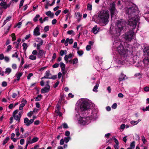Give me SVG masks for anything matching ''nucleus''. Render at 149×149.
Here are the masks:
<instances>
[{
    "instance_id": "f257e3e1",
    "label": "nucleus",
    "mask_w": 149,
    "mask_h": 149,
    "mask_svg": "<svg viewBox=\"0 0 149 149\" xmlns=\"http://www.w3.org/2000/svg\"><path fill=\"white\" fill-rule=\"evenodd\" d=\"M125 13L129 15L128 24L132 29H135L138 21V16L137 15L139 11L137 7L132 6L126 9Z\"/></svg>"
},
{
    "instance_id": "f03ea898",
    "label": "nucleus",
    "mask_w": 149,
    "mask_h": 149,
    "mask_svg": "<svg viewBox=\"0 0 149 149\" xmlns=\"http://www.w3.org/2000/svg\"><path fill=\"white\" fill-rule=\"evenodd\" d=\"M114 41L113 42V47H116L118 53L121 56V59L123 61H125L129 57H127L128 50L126 48H125L123 45L124 43L120 40V39L118 37H112Z\"/></svg>"
},
{
    "instance_id": "7ed1b4c3",
    "label": "nucleus",
    "mask_w": 149,
    "mask_h": 149,
    "mask_svg": "<svg viewBox=\"0 0 149 149\" xmlns=\"http://www.w3.org/2000/svg\"><path fill=\"white\" fill-rule=\"evenodd\" d=\"M109 13L108 10H102L98 13V19L100 22L105 25L109 22Z\"/></svg>"
},
{
    "instance_id": "20e7f679",
    "label": "nucleus",
    "mask_w": 149,
    "mask_h": 149,
    "mask_svg": "<svg viewBox=\"0 0 149 149\" xmlns=\"http://www.w3.org/2000/svg\"><path fill=\"white\" fill-rule=\"evenodd\" d=\"M126 22L123 19L118 20L117 21V26L114 31L112 37H118L120 35L121 32L125 26Z\"/></svg>"
},
{
    "instance_id": "39448f33",
    "label": "nucleus",
    "mask_w": 149,
    "mask_h": 149,
    "mask_svg": "<svg viewBox=\"0 0 149 149\" xmlns=\"http://www.w3.org/2000/svg\"><path fill=\"white\" fill-rule=\"evenodd\" d=\"M80 109L81 111L87 110L90 108V104L87 100L82 99L80 100Z\"/></svg>"
},
{
    "instance_id": "423d86ee",
    "label": "nucleus",
    "mask_w": 149,
    "mask_h": 149,
    "mask_svg": "<svg viewBox=\"0 0 149 149\" xmlns=\"http://www.w3.org/2000/svg\"><path fill=\"white\" fill-rule=\"evenodd\" d=\"M90 117H87L86 118L80 117L78 119V121L79 123L83 125H87L91 122Z\"/></svg>"
},
{
    "instance_id": "0eeeda50",
    "label": "nucleus",
    "mask_w": 149,
    "mask_h": 149,
    "mask_svg": "<svg viewBox=\"0 0 149 149\" xmlns=\"http://www.w3.org/2000/svg\"><path fill=\"white\" fill-rule=\"evenodd\" d=\"M144 55H146L143 60V62L145 66H147L149 64V49L145 50L144 51Z\"/></svg>"
},
{
    "instance_id": "6e6552de",
    "label": "nucleus",
    "mask_w": 149,
    "mask_h": 149,
    "mask_svg": "<svg viewBox=\"0 0 149 149\" xmlns=\"http://www.w3.org/2000/svg\"><path fill=\"white\" fill-rule=\"evenodd\" d=\"M134 32L133 31H130L127 33L125 34V39L128 41H130L132 39V37L134 35Z\"/></svg>"
},
{
    "instance_id": "1a4fd4ad",
    "label": "nucleus",
    "mask_w": 149,
    "mask_h": 149,
    "mask_svg": "<svg viewBox=\"0 0 149 149\" xmlns=\"http://www.w3.org/2000/svg\"><path fill=\"white\" fill-rule=\"evenodd\" d=\"M46 86L42 88L41 90V93H48L50 90V86L49 85V81H47L46 82Z\"/></svg>"
},
{
    "instance_id": "9d476101",
    "label": "nucleus",
    "mask_w": 149,
    "mask_h": 149,
    "mask_svg": "<svg viewBox=\"0 0 149 149\" xmlns=\"http://www.w3.org/2000/svg\"><path fill=\"white\" fill-rule=\"evenodd\" d=\"M37 54V51L36 50H34L32 52V54L30 55L29 56V59L34 61L36 59V56Z\"/></svg>"
},
{
    "instance_id": "9b49d317",
    "label": "nucleus",
    "mask_w": 149,
    "mask_h": 149,
    "mask_svg": "<svg viewBox=\"0 0 149 149\" xmlns=\"http://www.w3.org/2000/svg\"><path fill=\"white\" fill-rule=\"evenodd\" d=\"M38 51H37V57L38 58H42L44 54H45V52L42 49H37Z\"/></svg>"
},
{
    "instance_id": "f8f14e48",
    "label": "nucleus",
    "mask_w": 149,
    "mask_h": 149,
    "mask_svg": "<svg viewBox=\"0 0 149 149\" xmlns=\"http://www.w3.org/2000/svg\"><path fill=\"white\" fill-rule=\"evenodd\" d=\"M36 41V42H39V43L37 45V49H40V46H41L43 43V40L41 39L38 38Z\"/></svg>"
},
{
    "instance_id": "ddd939ff",
    "label": "nucleus",
    "mask_w": 149,
    "mask_h": 149,
    "mask_svg": "<svg viewBox=\"0 0 149 149\" xmlns=\"http://www.w3.org/2000/svg\"><path fill=\"white\" fill-rule=\"evenodd\" d=\"M115 10V4L112 3L111 5L110 12L111 17H113L114 15V12Z\"/></svg>"
},
{
    "instance_id": "4468645a",
    "label": "nucleus",
    "mask_w": 149,
    "mask_h": 149,
    "mask_svg": "<svg viewBox=\"0 0 149 149\" xmlns=\"http://www.w3.org/2000/svg\"><path fill=\"white\" fill-rule=\"evenodd\" d=\"M100 27L97 25L95 26L92 29V32L95 34H96L97 33L100 31Z\"/></svg>"
},
{
    "instance_id": "2eb2a0df",
    "label": "nucleus",
    "mask_w": 149,
    "mask_h": 149,
    "mask_svg": "<svg viewBox=\"0 0 149 149\" xmlns=\"http://www.w3.org/2000/svg\"><path fill=\"white\" fill-rule=\"evenodd\" d=\"M39 28L37 26L34 30L33 34L36 36H38L40 35V33L39 31Z\"/></svg>"
},
{
    "instance_id": "dca6fc26",
    "label": "nucleus",
    "mask_w": 149,
    "mask_h": 149,
    "mask_svg": "<svg viewBox=\"0 0 149 149\" xmlns=\"http://www.w3.org/2000/svg\"><path fill=\"white\" fill-rule=\"evenodd\" d=\"M74 41L71 38L69 39L68 38H67L65 42V45L67 46L68 45V43L70 45L72 44Z\"/></svg>"
},
{
    "instance_id": "f3484780",
    "label": "nucleus",
    "mask_w": 149,
    "mask_h": 149,
    "mask_svg": "<svg viewBox=\"0 0 149 149\" xmlns=\"http://www.w3.org/2000/svg\"><path fill=\"white\" fill-rule=\"evenodd\" d=\"M22 112L20 111L18 115H14L13 116L15 119L18 122L19 121L20 119L22 116Z\"/></svg>"
},
{
    "instance_id": "a211bd4d",
    "label": "nucleus",
    "mask_w": 149,
    "mask_h": 149,
    "mask_svg": "<svg viewBox=\"0 0 149 149\" xmlns=\"http://www.w3.org/2000/svg\"><path fill=\"white\" fill-rule=\"evenodd\" d=\"M60 65L61 69V71L64 74H65L64 71L65 68V65L62 62L60 63Z\"/></svg>"
},
{
    "instance_id": "6ab92c4d",
    "label": "nucleus",
    "mask_w": 149,
    "mask_h": 149,
    "mask_svg": "<svg viewBox=\"0 0 149 149\" xmlns=\"http://www.w3.org/2000/svg\"><path fill=\"white\" fill-rule=\"evenodd\" d=\"M75 15L77 19L78 22H79L81 19V14L79 12H77L75 13Z\"/></svg>"
},
{
    "instance_id": "aec40b11",
    "label": "nucleus",
    "mask_w": 149,
    "mask_h": 149,
    "mask_svg": "<svg viewBox=\"0 0 149 149\" xmlns=\"http://www.w3.org/2000/svg\"><path fill=\"white\" fill-rule=\"evenodd\" d=\"M100 83L99 81H97L96 83V85L94 87L93 91L95 92H97V89L98 87L99 86V84Z\"/></svg>"
},
{
    "instance_id": "412c9836",
    "label": "nucleus",
    "mask_w": 149,
    "mask_h": 149,
    "mask_svg": "<svg viewBox=\"0 0 149 149\" xmlns=\"http://www.w3.org/2000/svg\"><path fill=\"white\" fill-rule=\"evenodd\" d=\"M23 74V73L22 72H19L18 73H17L16 74V76L17 77V79L16 80H19L20 79L22 75ZM16 81V79H15V81Z\"/></svg>"
},
{
    "instance_id": "4be33fe9",
    "label": "nucleus",
    "mask_w": 149,
    "mask_h": 149,
    "mask_svg": "<svg viewBox=\"0 0 149 149\" xmlns=\"http://www.w3.org/2000/svg\"><path fill=\"white\" fill-rule=\"evenodd\" d=\"M46 14L47 16H49L51 18H53L54 15L53 13H51L50 11H49L45 13Z\"/></svg>"
},
{
    "instance_id": "5701e85b",
    "label": "nucleus",
    "mask_w": 149,
    "mask_h": 149,
    "mask_svg": "<svg viewBox=\"0 0 149 149\" xmlns=\"http://www.w3.org/2000/svg\"><path fill=\"white\" fill-rule=\"evenodd\" d=\"M11 68H6V69L5 73L7 75H8L11 72Z\"/></svg>"
},
{
    "instance_id": "b1692460",
    "label": "nucleus",
    "mask_w": 149,
    "mask_h": 149,
    "mask_svg": "<svg viewBox=\"0 0 149 149\" xmlns=\"http://www.w3.org/2000/svg\"><path fill=\"white\" fill-rule=\"evenodd\" d=\"M39 140V138L37 137H35L31 140V141L30 142V143L32 144L37 141Z\"/></svg>"
},
{
    "instance_id": "393cba45",
    "label": "nucleus",
    "mask_w": 149,
    "mask_h": 149,
    "mask_svg": "<svg viewBox=\"0 0 149 149\" xmlns=\"http://www.w3.org/2000/svg\"><path fill=\"white\" fill-rule=\"evenodd\" d=\"M45 75L47 77V79L50 78V76L51 74L50 73V71H46L45 72Z\"/></svg>"
},
{
    "instance_id": "a878e982",
    "label": "nucleus",
    "mask_w": 149,
    "mask_h": 149,
    "mask_svg": "<svg viewBox=\"0 0 149 149\" xmlns=\"http://www.w3.org/2000/svg\"><path fill=\"white\" fill-rule=\"evenodd\" d=\"M29 120L27 118H25L24 119V123L25 125L27 126H28V125H27V123H29Z\"/></svg>"
},
{
    "instance_id": "bb28decb",
    "label": "nucleus",
    "mask_w": 149,
    "mask_h": 149,
    "mask_svg": "<svg viewBox=\"0 0 149 149\" xmlns=\"http://www.w3.org/2000/svg\"><path fill=\"white\" fill-rule=\"evenodd\" d=\"M22 46L23 47V50L25 51L28 47L27 44L26 43H24L22 45Z\"/></svg>"
},
{
    "instance_id": "cd10ccee",
    "label": "nucleus",
    "mask_w": 149,
    "mask_h": 149,
    "mask_svg": "<svg viewBox=\"0 0 149 149\" xmlns=\"http://www.w3.org/2000/svg\"><path fill=\"white\" fill-rule=\"evenodd\" d=\"M126 77L125 75H124L123 74H121V76L119 78V80L120 81H122L124 80L125 79V77Z\"/></svg>"
},
{
    "instance_id": "c85d7f7f",
    "label": "nucleus",
    "mask_w": 149,
    "mask_h": 149,
    "mask_svg": "<svg viewBox=\"0 0 149 149\" xmlns=\"http://www.w3.org/2000/svg\"><path fill=\"white\" fill-rule=\"evenodd\" d=\"M42 95H38L37 97H36L35 99V101H40L42 98Z\"/></svg>"
},
{
    "instance_id": "c756f323",
    "label": "nucleus",
    "mask_w": 149,
    "mask_h": 149,
    "mask_svg": "<svg viewBox=\"0 0 149 149\" xmlns=\"http://www.w3.org/2000/svg\"><path fill=\"white\" fill-rule=\"evenodd\" d=\"M67 54V51L66 50H61L60 52V55L61 56H63L64 54Z\"/></svg>"
},
{
    "instance_id": "7c9ffc66",
    "label": "nucleus",
    "mask_w": 149,
    "mask_h": 149,
    "mask_svg": "<svg viewBox=\"0 0 149 149\" xmlns=\"http://www.w3.org/2000/svg\"><path fill=\"white\" fill-rule=\"evenodd\" d=\"M135 147V142L133 141L132 143H131L130 145V148H131L132 149H134Z\"/></svg>"
},
{
    "instance_id": "2f4dec72",
    "label": "nucleus",
    "mask_w": 149,
    "mask_h": 149,
    "mask_svg": "<svg viewBox=\"0 0 149 149\" xmlns=\"http://www.w3.org/2000/svg\"><path fill=\"white\" fill-rule=\"evenodd\" d=\"M40 15H39L37 14L36 15L35 17L33 19V20L34 21V22H37L38 19L40 17Z\"/></svg>"
},
{
    "instance_id": "473e14b6",
    "label": "nucleus",
    "mask_w": 149,
    "mask_h": 149,
    "mask_svg": "<svg viewBox=\"0 0 149 149\" xmlns=\"http://www.w3.org/2000/svg\"><path fill=\"white\" fill-rule=\"evenodd\" d=\"M6 2L3 1L0 3V5L4 9H5V7L6 6Z\"/></svg>"
},
{
    "instance_id": "72a5a7b5",
    "label": "nucleus",
    "mask_w": 149,
    "mask_h": 149,
    "mask_svg": "<svg viewBox=\"0 0 149 149\" xmlns=\"http://www.w3.org/2000/svg\"><path fill=\"white\" fill-rule=\"evenodd\" d=\"M19 130L18 127H17V128H16L15 130V131H16V134L17 136V137L19 136L20 134L19 132Z\"/></svg>"
},
{
    "instance_id": "f704fd0d",
    "label": "nucleus",
    "mask_w": 149,
    "mask_h": 149,
    "mask_svg": "<svg viewBox=\"0 0 149 149\" xmlns=\"http://www.w3.org/2000/svg\"><path fill=\"white\" fill-rule=\"evenodd\" d=\"M58 33V31L57 30H55L53 32V35L54 36L56 37Z\"/></svg>"
},
{
    "instance_id": "c9c22d12",
    "label": "nucleus",
    "mask_w": 149,
    "mask_h": 149,
    "mask_svg": "<svg viewBox=\"0 0 149 149\" xmlns=\"http://www.w3.org/2000/svg\"><path fill=\"white\" fill-rule=\"evenodd\" d=\"M25 103H22L20 105L19 109L20 110H22L23 107L25 106Z\"/></svg>"
},
{
    "instance_id": "e433bc0d",
    "label": "nucleus",
    "mask_w": 149,
    "mask_h": 149,
    "mask_svg": "<svg viewBox=\"0 0 149 149\" xmlns=\"http://www.w3.org/2000/svg\"><path fill=\"white\" fill-rule=\"evenodd\" d=\"M9 138L8 137H6L5 139H4L3 141V145H4L5 144L7 143L8 141L9 140Z\"/></svg>"
},
{
    "instance_id": "4c0bfd02",
    "label": "nucleus",
    "mask_w": 149,
    "mask_h": 149,
    "mask_svg": "<svg viewBox=\"0 0 149 149\" xmlns=\"http://www.w3.org/2000/svg\"><path fill=\"white\" fill-rule=\"evenodd\" d=\"M70 137H65L64 139V141L66 143H67L69 141V140L70 139Z\"/></svg>"
},
{
    "instance_id": "58836bf2",
    "label": "nucleus",
    "mask_w": 149,
    "mask_h": 149,
    "mask_svg": "<svg viewBox=\"0 0 149 149\" xmlns=\"http://www.w3.org/2000/svg\"><path fill=\"white\" fill-rule=\"evenodd\" d=\"M92 6L90 4H88L87 6V9L89 10H91L92 9Z\"/></svg>"
},
{
    "instance_id": "ea45409f",
    "label": "nucleus",
    "mask_w": 149,
    "mask_h": 149,
    "mask_svg": "<svg viewBox=\"0 0 149 149\" xmlns=\"http://www.w3.org/2000/svg\"><path fill=\"white\" fill-rule=\"evenodd\" d=\"M77 53L79 56H81L83 54L84 52L83 51L81 50H78L77 51Z\"/></svg>"
},
{
    "instance_id": "a19ab883",
    "label": "nucleus",
    "mask_w": 149,
    "mask_h": 149,
    "mask_svg": "<svg viewBox=\"0 0 149 149\" xmlns=\"http://www.w3.org/2000/svg\"><path fill=\"white\" fill-rule=\"evenodd\" d=\"M78 62V59L77 58H74L72 60V64H74L77 63Z\"/></svg>"
},
{
    "instance_id": "79ce46f5",
    "label": "nucleus",
    "mask_w": 149,
    "mask_h": 149,
    "mask_svg": "<svg viewBox=\"0 0 149 149\" xmlns=\"http://www.w3.org/2000/svg\"><path fill=\"white\" fill-rule=\"evenodd\" d=\"M18 56V55L17 54V52H15V54H13L12 55V57H15L16 58H17Z\"/></svg>"
},
{
    "instance_id": "37998d69",
    "label": "nucleus",
    "mask_w": 149,
    "mask_h": 149,
    "mask_svg": "<svg viewBox=\"0 0 149 149\" xmlns=\"http://www.w3.org/2000/svg\"><path fill=\"white\" fill-rule=\"evenodd\" d=\"M33 121L34 119H30L29 120V123H27V125H28V126H29L30 125L33 123Z\"/></svg>"
},
{
    "instance_id": "c03bdc74",
    "label": "nucleus",
    "mask_w": 149,
    "mask_h": 149,
    "mask_svg": "<svg viewBox=\"0 0 149 149\" xmlns=\"http://www.w3.org/2000/svg\"><path fill=\"white\" fill-rule=\"evenodd\" d=\"M131 123L133 125H136L138 124V122L134 120H132L131 121Z\"/></svg>"
},
{
    "instance_id": "a18cd8bd",
    "label": "nucleus",
    "mask_w": 149,
    "mask_h": 149,
    "mask_svg": "<svg viewBox=\"0 0 149 149\" xmlns=\"http://www.w3.org/2000/svg\"><path fill=\"white\" fill-rule=\"evenodd\" d=\"M91 49V45H87L86 47V49L88 51H89Z\"/></svg>"
},
{
    "instance_id": "49530a36",
    "label": "nucleus",
    "mask_w": 149,
    "mask_h": 149,
    "mask_svg": "<svg viewBox=\"0 0 149 149\" xmlns=\"http://www.w3.org/2000/svg\"><path fill=\"white\" fill-rule=\"evenodd\" d=\"M142 138V141H143V143L144 144H145V142L146 141V140L144 137V136H141Z\"/></svg>"
},
{
    "instance_id": "de8ad7c7",
    "label": "nucleus",
    "mask_w": 149,
    "mask_h": 149,
    "mask_svg": "<svg viewBox=\"0 0 149 149\" xmlns=\"http://www.w3.org/2000/svg\"><path fill=\"white\" fill-rule=\"evenodd\" d=\"M143 111H149V105L148 107H146V108H143L142 109Z\"/></svg>"
},
{
    "instance_id": "09e8293b",
    "label": "nucleus",
    "mask_w": 149,
    "mask_h": 149,
    "mask_svg": "<svg viewBox=\"0 0 149 149\" xmlns=\"http://www.w3.org/2000/svg\"><path fill=\"white\" fill-rule=\"evenodd\" d=\"M135 76L137 77L138 79H140L141 78V75L140 73L136 74Z\"/></svg>"
},
{
    "instance_id": "8fccbe9b",
    "label": "nucleus",
    "mask_w": 149,
    "mask_h": 149,
    "mask_svg": "<svg viewBox=\"0 0 149 149\" xmlns=\"http://www.w3.org/2000/svg\"><path fill=\"white\" fill-rule=\"evenodd\" d=\"M49 30V26H45L44 29V30L45 31V32H47Z\"/></svg>"
},
{
    "instance_id": "3c124183",
    "label": "nucleus",
    "mask_w": 149,
    "mask_h": 149,
    "mask_svg": "<svg viewBox=\"0 0 149 149\" xmlns=\"http://www.w3.org/2000/svg\"><path fill=\"white\" fill-rule=\"evenodd\" d=\"M33 74L32 73H30L27 77L28 79H30L31 77L33 76Z\"/></svg>"
},
{
    "instance_id": "603ef678",
    "label": "nucleus",
    "mask_w": 149,
    "mask_h": 149,
    "mask_svg": "<svg viewBox=\"0 0 149 149\" xmlns=\"http://www.w3.org/2000/svg\"><path fill=\"white\" fill-rule=\"evenodd\" d=\"M62 125L64 128L67 129L68 128V125L66 123H64Z\"/></svg>"
},
{
    "instance_id": "864d4df0",
    "label": "nucleus",
    "mask_w": 149,
    "mask_h": 149,
    "mask_svg": "<svg viewBox=\"0 0 149 149\" xmlns=\"http://www.w3.org/2000/svg\"><path fill=\"white\" fill-rule=\"evenodd\" d=\"M56 112L57 114L58 115H59V116H61L62 115V113H61L59 111V110H56L55 111Z\"/></svg>"
},
{
    "instance_id": "5fc2aeb1",
    "label": "nucleus",
    "mask_w": 149,
    "mask_h": 149,
    "mask_svg": "<svg viewBox=\"0 0 149 149\" xmlns=\"http://www.w3.org/2000/svg\"><path fill=\"white\" fill-rule=\"evenodd\" d=\"M64 141L63 139H61L60 141V144L61 145H63L64 143Z\"/></svg>"
},
{
    "instance_id": "6e6d98bb",
    "label": "nucleus",
    "mask_w": 149,
    "mask_h": 149,
    "mask_svg": "<svg viewBox=\"0 0 149 149\" xmlns=\"http://www.w3.org/2000/svg\"><path fill=\"white\" fill-rule=\"evenodd\" d=\"M69 58L68 57V55H66L65 57H64V60L65 61H66V63H68V60Z\"/></svg>"
},
{
    "instance_id": "4d7b16f0",
    "label": "nucleus",
    "mask_w": 149,
    "mask_h": 149,
    "mask_svg": "<svg viewBox=\"0 0 149 149\" xmlns=\"http://www.w3.org/2000/svg\"><path fill=\"white\" fill-rule=\"evenodd\" d=\"M12 36V40L14 41L16 40L15 34L14 33H13L11 35Z\"/></svg>"
},
{
    "instance_id": "13d9d810",
    "label": "nucleus",
    "mask_w": 149,
    "mask_h": 149,
    "mask_svg": "<svg viewBox=\"0 0 149 149\" xmlns=\"http://www.w3.org/2000/svg\"><path fill=\"white\" fill-rule=\"evenodd\" d=\"M2 85L3 87L6 86L7 85V83L6 81H3L2 82Z\"/></svg>"
},
{
    "instance_id": "bf43d9fd",
    "label": "nucleus",
    "mask_w": 149,
    "mask_h": 149,
    "mask_svg": "<svg viewBox=\"0 0 149 149\" xmlns=\"http://www.w3.org/2000/svg\"><path fill=\"white\" fill-rule=\"evenodd\" d=\"M117 106V104L116 103H114L112 105L111 107L112 108L115 109L116 108Z\"/></svg>"
},
{
    "instance_id": "052dcab7",
    "label": "nucleus",
    "mask_w": 149,
    "mask_h": 149,
    "mask_svg": "<svg viewBox=\"0 0 149 149\" xmlns=\"http://www.w3.org/2000/svg\"><path fill=\"white\" fill-rule=\"evenodd\" d=\"M59 66V64L58 63H55L53 65V67L54 68H58Z\"/></svg>"
},
{
    "instance_id": "680f3d73",
    "label": "nucleus",
    "mask_w": 149,
    "mask_h": 149,
    "mask_svg": "<svg viewBox=\"0 0 149 149\" xmlns=\"http://www.w3.org/2000/svg\"><path fill=\"white\" fill-rule=\"evenodd\" d=\"M113 138L114 141L116 143V144H119V142L114 137H113Z\"/></svg>"
},
{
    "instance_id": "e2e57ef3",
    "label": "nucleus",
    "mask_w": 149,
    "mask_h": 149,
    "mask_svg": "<svg viewBox=\"0 0 149 149\" xmlns=\"http://www.w3.org/2000/svg\"><path fill=\"white\" fill-rule=\"evenodd\" d=\"M11 49V46L10 45H9L7 47V51L9 52L10 51Z\"/></svg>"
},
{
    "instance_id": "0e129e2a",
    "label": "nucleus",
    "mask_w": 149,
    "mask_h": 149,
    "mask_svg": "<svg viewBox=\"0 0 149 149\" xmlns=\"http://www.w3.org/2000/svg\"><path fill=\"white\" fill-rule=\"evenodd\" d=\"M18 111H19L18 109H17V110H15L13 112V116L14 115H17L16 114L18 112Z\"/></svg>"
},
{
    "instance_id": "69168bd1",
    "label": "nucleus",
    "mask_w": 149,
    "mask_h": 149,
    "mask_svg": "<svg viewBox=\"0 0 149 149\" xmlns=\"http://www.w3.org/2000/svg\"><path fill=\"white\" fill-rule=\"evenodd\" d=\"M24 2V0H22L20 1V3L19 4V7L20 8L22 6Z\"/></svg>"
},
{
    "instance_id": "338daca9",
    "label": "nucleus",
    "mask_w": 149,
    "mask_h": 149,
    "mask_svg": "<svg viewBox=\"0 0 149 149\" xmlns=\"http://www.w3.org/2000/svg\"><path fill=\"white\" fill-rule=\"evenodd\" d=\"M6 62H8L9 61L10 59L7 56H5L4 57V58Z\"/></svg>"
},
{
    "instance_id": "774afa93",
    "label": "nucleus",
    "mask_w": 149,
    "mask_h": 149,
    "mask_svg": "<svg viewBox=\"0 0 149 149\" xmlns=\"http://www.w3.org/2000/svg\"><path fill=\"white\" fill-rule=\"evenodd\" d=\"M24 139H21L20 141V144L22 145L24 144Z\"/></svg>"
}]
</instances>
